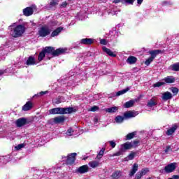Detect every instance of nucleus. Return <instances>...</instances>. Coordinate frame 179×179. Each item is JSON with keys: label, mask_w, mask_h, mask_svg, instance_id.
Instances as JSON below:
<instances>
[{"label": "nucleus", "mask_w": 179, "mask_h": 179, "mask_svg": "<svg viewBox=\"0 0 179 179\" xmlns=\"http://www.w3.org/2000/svg\"><path fill=\"white\" fill-rule=\"evenodd\" d=\"M8 30H10V34L12 37L17 38V37H20L23 35L26 28L22 24L16 26V24H13L8 27Z\"/></svg>", "instance_id": "obj_1"}, {"label": "nucleus", "mask_w": 179, "mask_h": 179, "mask_svg": "<svg viewBox=\"0 0 179 179\" xmlns=\"http://www.w3.org/2000/svg\"><path fill=\"white\" fill-rule=\"evenodd\" d=\"M45 54L46 55H51L53 57H58V55H61V54H65L66 52L67 49L66 48H58L55 50V49L53 47H45L43 49Z\"/></svg>", "instance_id": "obj_2"}, {"label": "nucleus", "mask_w": 179, "mask_h": 179, "mask_svg": "<svg viewBox=\"0 0 179 179\" xmlns=\"http://www.w3.org/2000/svg\"><path fill=\"white\" fill-rule=\"evenodd\" d=\"M73 113V108H54L49 110V114H71Z\"/></svg>", "instance_id": "obj_3"}, {"label": "nucleus", "mask_w": 179, "mask_h": 179, "mask_svg": "<svg viewBox=\"0 0 179 179\" xmlns=\"http://www.w3.org/2000/svg\"><path fill=\"white\" fill-rule=\"evenodd\" d=\"M151 57L150 58H148L145 62V65H146L147 66H149V65H150V64H152V62H153V59H155V58H156L157 55H158V54H160V52H162L161 50H151L149 52Z\"/></svg>", "instance_id": "obj_4"}, {"label": "nucleus", "mask_w": 179, "mask_h": 179, "mask_svg": "<svg viewBox=\"0 0 179 179\" xmlns=\"http://www.w3.org/2000/svg\"><path fill=\"white\" fill-rule=\"evenodd\" d=\"M38 33L40 37H47V36L51 33V31H50V29L47 27H41Z\"/></svg>", "instance_id": "obj_5"}, {"label": "nucleus", "mask_w": 179, "mask_h": 179, "mask_svg": "<svg viewBox=\"0 0 179 179\" xmlns=\"http://www.w3.org/2000/svg\"><path fill=\"white\" fill-rule=\"evenodd\" d=\"M177 166L178 165L176 162L169 164L164 167V171L166 173H173L177 169Z\"/></svg>", "instance_id": "obj_6"}, {"label": "nucleus", "mask_w": 179, "mask_h": 179, "mask_svg": "<svg viewBox=\"0 0 179 179\" xmlns=\"http://www.w3.org/2000/svg\"><path fill=\"white\" fill-rule=\"evenodd\" d=\"M75 157H76V153H75V152L69 155L66 157L67 164L72 166V164H73V163H75V160L76 159Z\"/></svg>", "instance_id": "obj_7"}, {"label": "nucleus", "mask_w": 179, "mask_h": 179, "mask_svg": "<svg viewBox=\"0 0 179 179\" xmlns=\"http://www.w3.org/2000/svg\"><path fill=\"white\" fill-rule=\"evenodd\" d=\"M26 124H27V120L24 117L19 118L15 121V124L17 125V127H18V128L26 125Z\"/></svg>", "instance_id": "obj_8"}, {"label": "nucleus", "mask_w": 179, "mask_h": 179, "mask_svg": "<svg viewBox=\"0 0 179 179\" xmlns=\"http://www.w3.org/2000/svg\"><path fill=\"white\" fill-rule=\"evenodd\" d=\"M139 113L136 111H128L124 113V117L125 120H128V118H133L134 117H136Z\"/></svg>", "instance_id": "obj_9"}, {"label": "nucleus", "mask_w": 179, "mask_h": 179, "mask_svg": "<svg viewBox=\"0 0 179 179\" xmlns=\"http://www.w3.org/2000/svg\"><path fill=\"white\" fill-rule=\"evenodd\" d=\"M93 43H94V38H85L80 41V44H84L85 45H90V44H93Z\"/></svg>", "instance_id": "obj_10"}, {"label": "nucleus", "mask_w": 179, "mask_h": 179, "mask_svg": "<svg viewBox=\"0 0 179 179\" xmlns=\"http://www.w3.org/2000/svg\"><path fill=\"white\" fill-rule=\"evenodd\" d=\"M162 99L164 101L171 100L173 99V94L169 92H165L162 93Z\"/></svg>", "instance_id": "obj_11"}, {"label": "nucleus", "mask_w": 179, "mask_h": 179, "mask_svg": "<svg viewBox=\"0 0 179 179\" xmlns=\"http://www.w3.org/2000/svg\"><path fill=\"white\" fill-rule=\"evenodd\" d=\"M155 106H157V97L152 96V99L148 101L147 107H155Z\"/></svg>", "instance_id": "obj_12"}, {"label": "nucleus", "mask_w": 179, "mask_h": 179, "mask_svg": "<svg viewBox=\"0 0 179 179\" xmlns=\"http://www.w3.org/2000/svg\"><path fill=\"white\" fill-rule=\"evenodd\" d=\"M77 171L78 173H80V174H85V173H87V171H89V166L83 165L77 169Z\"/></svg>", "instance_id": "obj_13"}, {"label": "nucleus", "mask_w": 179, "mask_h": 179, "mask_svg": "<svg viewBox=\"0 0 179 179\" xmlns=\"http://www.w3.org/2000/svg\"><path fill=\"white\" fill-rule=\"evenodd\" d=\"M103 52H106L109 57H112L113 58H115L117 57V54H115L111 50L107 48L106 46L102 48Z\"/></svg>", "instance_id": "obj_14"}, {"label": "nucleus", "mask_w": 179, "mask_h": 179, "mask_svg": "<svg viewBox=\"0 0 179 179\" xmlns=\"http://www.w3.org/2000/svg\"><path fill=\"white\" fill-rule=\"evenodd\" d=\"M90 167H92V169H96L97 167L100 166V164H101V163H100V161H97V160H93L91 161L88 163Z\"/></svg>", "instance_id": "obj_15"}, {"label": "nucleus", "mask_w": 179, "mask_h": 179, "mask_svg": "<svg viewBox=\"0 0 179 179\" xmlns=\"http://www.w3.org/2000/svg\"><path fill=\"white\" fill-rule=\"evenodd\" d=\"M23 13L24 16H31L33 15V8L27 7L23 10Z\"/></svg>", "instance_id": "obj_16"}, {"label": "nucleus", "mask_w": 179, "mask_h": 179, "mask_svg": "<svg viewBox=\"0 0 179 179\" xmlns=\"http://www.w3.org/2000/svg\"><path fill=\"white\" fill-rule=\"evenodd\" d=\"M135 103H136V99L130 100L124 104V108H130V107L134 106Z\"/></svg>", "instance_id": "obj_17"}, {"label": "nucleus", "mask_w": 179, "mask_h": 179, "mask_svg": "<svg viewBox=\"0 0 179 179\" xmlns=\"http://www.w3.org/2000/svg\"><path fill=\"white\" fill-rule=\"evenodd\" d=\"M64 101H65L64 96H59L52 100L53 104H61V103H64Z\"/></svg>", "instance_id": "obj_18"}, {"label": "nucleus", "mask_w": 179, "mask_h": 179, "mask_svg": "<svg viewBox=\"0 0 179 179\" xmlns=\"http://www.w3.org/2000/svg\"><path fill=\"white\" fill-rule=\"evenodd\" d=\"M55 124H61V122H64L65 121V116H58L53 119Z\"/></svg>", "instance_id": "obj_19"}, {"label": "nucleus", "mask_w": 179, "mask_h": 179, "mask_svg": "<svg viewBox=\"0 0 179 179\" xmlns=\"http://www.w3.org/2000/svg\"><path fill=\"white\" fill-rule=\"evenodd\" d=\"M64 30V28L62 27L57 28L55 31H53L51 34V37H55L61 33Z\"/></svg>", "instance_id": "obj_20"}, {"label": "nucleus", "mask_w": 179, "mask_h": 179, "mask_svg": "<svg viewBox=\"0 0 179 179\" xmlns=\"http://www.w3.org/2000/svg\"><path fill=\"white\" fill-rule=\"evenodd\" d=\"M177 128L178 127L176 124L173 125L172 127L167 130L166 135H168V136H170V135L173 134L174 132H176V131L177 130Z\"/></svg>", "instance_id": "obj_21"}, {"label": "nucleus", "mask_w": 179, "mask_h": 179, "mask_svg": "<svg viewBox=\"0 0 179 179\" xmlns=\"http://www.w3.org/2000/svg\"><path fill=\"white\" fill-rule=\"evenodd\" d=\"M121 176H122V172H121V171H115L112 174V178L118 179L120 177H121Z\"/></svg>", "instance_id": "obj_22"}, {"label": "nucleus", "mask_w": 179, "mask_h": 179, "mask_svg": "<svg viewBox=\"0 0 179 179\" xmlns=\"http://www.w3.org/2000/svg\"><path fill=\"white\" fill-rule=\"evenodd\" d=\"M33 107V103L31 102L28 101L26 104L22 107L23 111H29Z\"/></svg>", "instance_id": "obj_23"}, {"label": "nucleus", "mask_w": 179, "mask_h": 179, "mask_svg": "<svg viewBox=\"0 0 179 179\" xmlns=\"http://www.w3.org/2000/svg\"><path fill=\"white\" fill-rule=\"evenodd\" d=\"M165 83H174L176 82V78L173 76H167L164 78Z\"/></svg>", "instance_id": "obj_24"}, {"label": "nucleus", "mask_w": 179, "mask_h": 179, "mask_svg": "<svg viewBox=\"0 0 179 179\" xmlns=\"http://www.w3.org/2000/svg\"><path fill=\"white\" fill-rule=\"evenodd\" d=\"M138 171V164H134L131 171L129 173L130 177H132Z\"/></svg>", "instance_id": "obj_25"}, {"label": "nucleus", "mask_w": 179, "mask_h": 179, "mask_svg": "<svg viewBox=\"0 0 179 179\" xmlns=\"http://www.w3.org/2000/svg\"><path fill=\"white\" fill-rule=\"evenodd\" d=\"M106 113H117V111H118V107L116 106H113V107H110V108H108L105 109Z\"/></svg>", "instance_id": "obj_26"}, {"label": "nucleus", "mask_w": 179, "mask_h": 179, "mask_svg": "<svg viewBox=\"0 0 179 179\" xmlns=\"http://www.w3.org/2000/svg\"><path fill=\"white\" fill-rule=\"evenodd\" d=\"M57 5H58V1L57 0H52L48 6V8L54 9Z\"/></svg>", "instance_id": "obj_27"}, {"label": "nucleus", "mask_w": 179, "mask_h": 179, "mask_svg": "<svg viewBox=\"0 0 179 179\" xmlns=\"http://www.w3.org/2000/svg\"><path fill=\"white\" fill-rule=\"evenodd\" d=\"M124 120H125L124 116H121V115H117L115 118V122H117V124H122V122H124Z\"/></svg>", "instance_id": "obj_28"}, {"label": "nucleus", "mask_w": 179, "mask_h": 179, "mask_svg": "<svg viewBox=\"0 0 179 179\" xmlns=\"http://www.w3.org/2000/svg\"><path fill=\"white\" fill-rule=\"evenodd\" d=\"M4 55H6V50L1 46L0 47V60L5 59Z\"/></svg>", "instance_id": "obj_29"}, {"label": "nucleus", "mask_w": 179, "mask_h": 179, "mask_svg": "<svg viewBox=\"0 0 179 179\" xmlns=\"http://www.w3.org/2000/svg\"><path fill=\"white\" fill-rule=\"evenodd\" d=\"M27 65H36V60L34 57L30 56L27 60Z\"/></svg>", "instance_id": "obj_30"}, {"label": "nucleus", "mask_w": 179, "mask_h": 179, "mask_svg": "<svg viewBox=\"0 0 179 179\" xmlns=\"http://www.w3.org/2000/svg\"><path fill=\"white\" fill-rule=\"evenodd\" d=\"M136 60H137L136 57L134 56H130L127 59V63L130 64V65H132L135 64V62H136Z\"/></svg>", "instance_id": "obj_31"}, {"label": "nucleus", "mask_w": 179, "mask_h": 179, "mask_svg": "<svg viewBox=\"0 0 179 179\" xmlns=\"http://www.w3.org/2000/svg\"><path fill=\"white\" fill-rule=\"evenodd\" d=\"M121 148H122L125 152V150H128V149H131L132 148V144L131 143H125L124 144H122L121 145Z\"/></svg>", "instance_id": "obj_32"}, {"label": "nucleus", "mask_w": 179, "mask_h": 179, "mask_svg": "<svg viewBox=\"0 0 179 179\" xmlns=\"http://www.w3.org/2000/svg\"><path fill=\"white\" fill-rule=\"evenodd\" d=\"M170 68L172 71H174L175 72L179 71V63L173 64L170 66Z\"/></svg>", "instance_id": "obj_33"}, {"label": "nucleus", "mask_w": 179, "mask_h": 179, "mask_svg": "<svg viewBox=\"0 0 179 179\" xmlns=\"http://www.w3.org/2000/svg\"><path fill=\"white\" fill-rule=\"evenodd\" d=\"M124 150L123 148H120V149L119 150V151H117V152L113 154V157H114L115 156H122V155H124Z\"/></svg>", "instance_id": "obj_34"}, {"label": "nucleus", "mask_w": 179, "mask_h": 179, "mask_svg": "<svg viewBox=\"0 0 179 179\" xmlns=\"http://www.w3.org/2000/svg\"><path fill=\"white\" fill-rule=\"evenodd\" d=\"M104 150H105V149H104V148H102V149L99 152V153L97 154V155H96V159H97L98 160H100V159L103 157V156L104 155Z\"/></svg>", "instance_id": "obj_35"}, {"label": "nucleus", "mask_w": 179, "mask_h": 179, "mask_svg": "<svg viewBox=\"0 0 179 179\" xmlns=\"http://www.w3.org/2000/svg\"><path fill=\"white\" fill-rule=\"evenodd\" d=\"M129 90V88H126L124 90H122L116 93V96H122V94H125Z\"/></svg>", "instance_id": "obj_36"}, {"label": "nucleus", "mask_w": 179, "mask_h": 179, "mask_svg": "<svg viewBox=\"0 0 179 179\" xmlns=\"http://www.w3.org/2000/svg\"><path fill=\"white\" fill-rule=\"evenodd\" d=\"M45 55H47L45 54V52L43 50H42V51L39 53V55H38V61H43V59L44 57H45Z\"/></svg>", "instance_id": "obj_37"}, {"label": "nucleus", "mask_w": 179, "mask_h": 179, "mask_svg": "<svg viewBox=\"0 0 179 179\" xmlns=\"http://www.w3.org/2000/svg\"><path fill=\"white\" fill-rule=\"evenodd\" d=\"M135 135H136V134L135 132H132V133L128 134L126 136V140L127 141H129V140L134 138V136H135Z\"/></svg>", "instance_id": "obj_38"}, {"label": "nucleus", "mask_w": 179, "mask_h": 179, "mask_svg": "<svg viewBox=\"0 0 179 179\" xmlns=\"http://www.w3.org/2000/svg\"><path fill=\"white\" fill-rule=\"evenodd\" d=\"M170 90H171V92H172L173 96H177V94H178V88H177V87H171Z\"/></svg>", "instance_id": "obj_39"}, {"label": "nucleus", "mask_w": 179, "mask_h": 179, "mask_svg": "<svg viewBox=\"0 0 179 179\" xmlns=\"http://www.w3.org/2000/svg\"><path fill=\"white\" fill-rule=\"evenodd\" d=\"M135 152H131L127 157L126 160H134V158L135 157Z\"/></svg>", "instance_id": "obj_40"}, {"label": "nucleus", "mask_w": 179, "mask_h": 179, "mask_svg": "<svg viewBox=\"0 0 179 179\" xmlns=\"http://www.w3.org/2000/svg\"><path fill=\"white\" fill-rule=\"evenodd\" d=\"M131 143V148H136L139 146V141L136 140L134 141L130 142Z\"/></svg>", "instance_id": "obj_41"}, {"label": "nucleus", "mask_w": 179, "mask_h": 179, "mask_svg": "<svg viewBox=\"0 0 179 179\" xmlns=\"http://www.w3.org/2000/svg\"><path fill=\"white\" fill-rule=\"evenodd\" d=\"M163 85H165L164 82H157L153 84V87H160V86H163Z\"/></svg>", "instance_id": "obj_42"}, {"label": "nucleus", "mask_w": 179, "mask_h": 179, "mask_svg": "<svg viewBox=\"0 0 179 179\" xmlns=\"http://www.w3.org/2000/svg\"><path fill=\"white\" fill-rule=\"evenodd\" d=\"M141 173L143 176H145V175L148 174V173H149V169L148 168L143 169L141 170Z\"/></svg>", "instance_id": "obj_43"}, {"label": "nucleus", "mask_w": 179, "mask_h": 179, "mask_svg": "<svg viewBox=\"0 0 179 179\" xmlns=\"http://www.w3.org/2000/svg\"><path fill=\"white\" fill-rule=\"evenodd\" d=\"M73 134V130H72V129H69L66 132V135H67L68 136H72Z\"/></svg>", "instance_id": "obj_44"}, {"label": "nucleus", "mask_w": 179, "mask_h": 179, "mask_svg": "<svg viewBox=\"0 0 179 179\" xmlns=\"http://www.w3.org/2000/svg\"><path fill=\"white\" fill-rule=\"evenodd\" d=\"M108 143L110 145V146L113 149H114V148H115V146H117V143H115V141H108Z\"/></svg>", "instance_id": "obj_45"}, {"label": "nucleus", "mask_w": 179, "mask_h": 179, "mask_svg": "<svg viewBox=\"0 0 179 179\" xmlns=\"http://www.w3.org/2000/svg\"><path fill=\"white\" fill-rule=\"evenodd\" d=\"M47 93H48V91H45V92L42 91L38 94H35L34 96H37L38 97H39V96H44V94H47Z\"/></svg>", "instance_id": "obj_46"}, {"label": "nucleus", "mask_w": 179, "mask_h": 179, "mask_svg": "<svg viewBox=\"0 0 179 179\" xmlns=\"http://www.w3.org/2000/svg\"><path fill=\"white\" fill-rule=\"evenodd\" d=\"M23 148H24V144H19L15 146L16 150H20V149H23Z\"/></svg>", "instance_id": "obj_47"}, {"label": "nucleus", "mask_w": 179, "mask_h": 179, "mask_svg": "<svg viewBox=\"0 0 179 179\" xmlns=\"http://www.w3.org/2000/svg\"><path fill=\"white\" fill-rule=\"evenodd\" d=\"M97 110H99V107H97L96 106H92L90 109L88 110V111H97Z\"/></svg>", "instance_id": "obj_48"}, {"label": "nucleus", "mask_w": 179, "mask_h": 179, "mask_svg": "<svg viewBox=\"0 0 179 179\" xmlns=\"http://www.w3.org/2000/svg\"><path fill=\"white\" fill-rule=\"evenodd\" d=\"M108 15H111L112 16H114V15H117L118 11H115V10H111V11H108Z\"/></svg>", "instance_id": "obj_49"}, {"label": "nucleus", "mask_w": 179, "mask_h": 179, "mask_svg": "<svg viewBox=\"0 0 179 179\" xmlns=\"http://www.w3.org/2000/svg\"><path fill=\"white\" fill-rule=\"evenodd\" d=\"M100 44H101L102 45H107V40L100 39Z\"/></svg>", "instance_id": "obj_50"}, {"label": "nucleus", "mask_w": 179, "mask_h": 179, "mask_svg": "<svg viewBox=\"0 0 179 179\" xmlns=\"http://www.w3.org/2000/svg\"><path fill=\"white\" fill-rule=\"evenodd\" d=\"M171 147L170 145H167L166 148L164 150L165 153H169V152H171Z\"/></svg>", "instance_id": "obj_51"}, {"label": "nucleus", "mask_w": 179, "mask_h": 179, "mask_svg": "<svg viewBox=\"0 0 179 179\" xmlns=\"http://www.w3.org/2000/svg\"><path fill=\"white\" fill-rule=\"evenodd\" d=\"M126 3H129V5H133L135 0H124Z\"/></svg>", "instance_id": "obj_52"}, {"label": "nucleus", "mask_w": 179, "mask_h": 179, "mask_svg": "<svg viewBox=\"0 0 179 179\" xmlns=\"http://www.w3.org/2000/svg\"><path fill=\"white\" fill-rule=\"evenodd\" d=\"M8 72H10L9 71V69H7L6 70H0V75H3V73H6Z\"/></svg>", "instance_id": "obj_53"}, {"label": "nucleus", "mask_w": 179, "mask_h": 179, "mask_svg": "<svg viewBox=\"0 0 179 179\" xmlns=\"http://www.w3.org/2000/svg\"><path fill=\"white\" fill-rule=\"evenodd\" d=\"M142 176L143 175H142L141 172H138L136 174V178L141 179L142 178Z\"/></svg>", "instance_id": "obj_54"}, {"label": "nucleus", "mask_w": 179, "mask_h": 179, "mask_svg": "<svg viewBox=\"0 0 179 179\" xmlns=\"http://www.w3.org/2000/svg\"><path fill=\"white\" fill-rule=\"evenodd\" d=\"M69 3L64 1L62 3L61 6L62 8H66V6L69 5Z\"/></svg>", "instance_id": "obj_55"}, {"label": "nucleus", "mask_w": 179, "mask_h": 179, "mask_svg": "<svg viewBox=\"0 0 179 179\" xmlns=\"http://www.w3.org/2000/svg\"><path fill=\"white\" fill-rule=\"evenodd\" d=\"M143 2V0H137V3H138V5H141Z\"/></svg>", "instance_id": "obj_56"}, {"label": "nucleus", "mask_w": 179, "mask_h": 179, "mask_svg": "<svg viewBox=\"0 0 179 179\" xmlns=\"http://www.w3.org/2000/svg\"><path fill=\"white\" fill-rule=\"evenodd\" d=\"M172 179H179V176H177V175H174V176L172 177Z\"/></svg>", "instance_id": "obj_57"}, {"label": "nucleus", "mask_w": 179, "mask_h": 179, "mask_svg": "<svg viewBox=\"0 0 179 179\" xmlns=\"http://www.w3.org/2000/svg\"><path fill=\"white\" fill-rule=\"evenodd\" d=\"M114 3H120L121 2V0H114Z\"/></svg>", "instance_id": "obj_58"}, {"label": "nucleus", "mask_w": 179, "mask_h": 179, "mask_svg": "<svg viewBox=\"0 0 179 179\" xmlns=\"http://www.w3.org/2000/svg\"><path fill=\"white\" fill-rule=\"evenodd\" d=\"M74 76H71L70 77L68 78L69 80H72V79H73Z\"/></svg>", "instance_id": "obj_59"}, {"label": "nucleus", "mask_w": 179, "mask_h": 179, "mask_svg": "<svg viewBox=\"0 0 179 179\" xmlns=\"http://www.w3.org/2000/svg\"><path fill=\"white\" fill-rule=\"evenodd\" d=\"M94 121L95 124H97V122H99V120L97 118H94Z\"/></svg>", "instance_id": "obj_60"}, {"label": "nucleus", "mask_w": 179, "mask_h": 179, "mask_svg": "<svg viewBox=\"0 0 179 179\" xmlns=\"http://www.w3.org/2000/svg\"><path fill=\"white\" fill-rule=\"evenodd\" d=\"M99 16H104V14L103 13H98Z\"/></svg>", "instance_id": "obj_61"}, {"label": "nucleus", "mask_w": 179, "mask_h": 179, "mask_svg": "<svg viewBox=\"0 0 179 179\" xmlns=\"http://www.w3.org/2000/svg\"><path fill=\"white\" fill-rule=\"evenodd\" d=\"M162 5H167V1H163Z\"/></svg>", "instance_id": "obj_62"}, {"label": "nucleus", "mask_w": 179, "mask_h": 179, "mask_svg": "<svg viewBox=\"0 0 179 179\" xmlns=\"http://www.w3.org/2000/svg\"><path fill=\"white\" fill-rule=\"evenodd\" d=\"M110 40H111V41H113V40H114V36H112V37L110 38Z\"/></svg>", "instance_id": "obj_63"}, {"label": "nucleus", "mask_w": 179, "mask_h": 179, "mask_svg": "<svg viewBox=\"0 0 179 179\" xmlns=\"http://www.w3.org/2000/svg\"><path fill=\"white\" fill-rule=\"evenodd\" d=\"M69 1H71V0H69Z\"/></svg>", "instance_id": "obj_64"}]
</instances>
